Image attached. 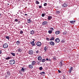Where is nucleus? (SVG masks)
I'll return each mask as SVG.
<instances>
[{
  "mask_svg": "<svg viewBox=\"0 0 79 79\" xmlns=\"http://www.w3.org/2000/svg\"><path fill=\"white\" fill-rule=\"evenodd\" d=\"M20 14H23V13L22 12H20Z\"/></svg>",
  "mask_w": 79,
  "mask_h": 79,
  "instance_id": "obj_53",
  "label": "nucleus"
},
{
  "mask_svg": "<svg viewBox=\"0 0 79 79\" xmlns=\"http://www.w3.org/2000/svg\"><path fill=\"white\" fill-rule=\"evenodd\" d=\"M47 24H48V22L47 21H44L42 22V25L43 26H44V25H47Z\"/></svg>",
  "mask_w": 79,
  "mask_h": 79,
  "instance_id": "obj_7",
  "label": "nucleus"
},
{
  "mask_svg": "<svg viewBox=\"0 0 79 79\" xmlns=\"http://www.w3.org/2000/svg\"><path fill=\"white\" fill-rule=\"evenodd\" d=\"M11 55H12V56H15V53L12 52L11 53Z\"/></svg>",
  "mask_w": 79,
  "mask_h": 79,
  "instance_id": "obj_28",
  "label": "nucleus"
},
{
  "mask_svg": "<svg viewBox=\"0 0 79 79\" xmlns=\"http://www.w3.org/2000/svg\"><path fill=\"white\" fill-rule=\"evenodd\" d=\"M10 58H11V57L8 56L5 58V60H10Z\"/></svg>",
  "mask_w": 79,
  "mask_h": 79,
  "instance_id": "obj_17",
  "label": "nucleus"
},
{
  "mask_svg": "<svg viewBox=\"0 0 79 79\" xmlns=\"http://www.w3.org/2000/svg\"><path fill=\"white\" fill-rule=\"evenodd\" d=\"M58 73H61V71H60V70H58Z\"/></svg>",
  "mask_w": 79,
  "mask_h": 79,
  "instance_id": "obj_47",
  "label": "nucleus"
},
{
  "mask_svg": "<svg viewBox=\"0 0 79 79\" xmlns=\"http://www.w3.org/2000/svg\"><path fill=\"white\" fill-rule=\"evenodd\" d=\"M8 44L5 43L3 45V47L4 48H6L8 47Z\"/></svg>",
  "mask_w": 79,
  "mask_h": 79,
  "instance_id": "obj_3",
  "label": "nucleus"
},
{
  "mask_svg": "<svg viewBox=\"0 0 79 79\" xmlns=\"http://www.w3.org/2000/svg\"><path fill=\"white\" fill-rule=\"evenodd\" d=\"M2 16V14H0V17H1Z\"/></svg>",
  "mask_w": 79,
  "mask_h": 79,
  "instance_id": "obj_52",
  "label": "nucleus"
},
{
  "mask_svg": "<svg viewBox=\"0 0 79 79\" xmlns=\"http://www.w3.org/2000/svg\"><path fill=\"white\" fill-rule=\"evenodd\" d=\"M43 69V68H42V67H40L39 69H40V71H42V70Z\"/></svg>",
  "mask_w": 79,
  "mask_h": 79,
  "instance_id": "obj_29",
  "label": "nucleus"
},
{
  "mask_svg": "<svg viewBox=\"0 0 79 79\" xmlns=\"http://www.w3.org/2000/svg\"><path fill=\"white\" fill-rule=\"evenodd\" d=\"M48 33L50 34H51L52 33V31H51V30H49L48 31Z\"/></svg>",
  "mask_w": 79,
  "mask_h": 79,
  "instance_id": "obj_25",
  "label": "nucleus"
},
{
  "mask_svg": "<svg viewBox=\"0 0 79 79\" xmlns=\"http://www.w3.org/2000/svg\"><path fill=\"white\" fill-rule=\"evenodd\" d=\"M45 74V73L44 72L40 73V74H41V75H43V74Z\"/></svg>",
  "mask_w": 79,
  "mask_h": 79,
  "instance_id": "obj_24",
  "label": "nucleus"
},
{
  "mask_svg": "<svg viewBox=\"0 0 79 79\" xmlns=\"http://www.w3.org/2000/svg\"><path fill=\"white\" fill-rule=\"evenodd\" d=\"M55 42H56L57 43H59V42H60L59 39H58V38H57L55 40Z\"/></svg>",
  "mask_w": 79,
  "mask_h": 79,
  "instance_id": "obj_9",
  "label": "nucleus"
},
{
  "mask_svg": "<svg viewBox=\"0 0 79 79\" xmlns=\"http://www.w3.org/2000/svg\"><path fill=\"white\" fill-rule=\"evenodd\" d=\"M59 2H61V1H59Z\"/></svg>",
  "mask_w": 79,
  "mask_h": 79,
  "instance_id": "obj_57",
  "label": "nucleus"
},
{
  "mask_svg": "<svg viewBox=\"0 0 79 79\" xmlns=\"http://www.w3.org/2000/svg\"><path fill=\"white\" fill-rule=\"evenodd\" d=\"M62 60H61L60 62V63L59 66H60V67H61L62 66H63V65H64V63H62Z\"/></svg>",
  "mask_w": 79,
  "mask_h": 79,
  "instance_id": "obj_8",
  "label": "nucleus"
},
{
  "mask_svg": "<svg viewBox=\"0 0 79 79\" xmlns=\"http://www.w3.org/2000/svg\"><path fill=\"white\" fill-rule=\"evenodd\" d=\"M35 3H36V4H39V1H36Z\"/></svg>",
  "mask_w": 79,
  "mask_h": 79,
  "instance_id": "obj_34",
  "label": "nucleus"
},
{
  "mask_svg": "<svg viewBox=\"0 0 79 79\" xmlns=\"http://www.w3.org/2000/svg\"><path fill=\"white\" fill-rule=\"evenodd\" d=\"M53 60H56V58H55V56H54L53 57Z\"/></svg>",
  "mask_w": 79,
  "mask_h": 79,
  "instance_id": "obj_41",
  "label": "nucleus"
},
{
  "mask_svg": "<svg viewBox=\"0 0 79 79\" xmlns=\"http://www.w3.org/2000/svg\"><path fill=\"white\" fill-rule=\"evenodd\" d=\"M54 37H52L51 38V39H50V40L51 41L54 40Z\"/></svg>",
  "mask_w": 79,
  "mask_h": 79,
  "instance_id": "obj_30",
  "label": "nucleus"
},
{
  "mask_svg": "<svg viewBox=\"0 0 79 79\" xmlns=\"http://www.w3.org/2000/svg\"><path fill=\"white\" fill-rule=\"evenodd\" d=\"M48 49V47L46 46L44 48V50H45V52H46L47 51V50Z\"/></svg>",
  "mask_w": 79,
  "mask_h": 79,
  "instance_id": "obj_21",
  "label": "nucleus"
},
{
  "mask_svg": "<svg viewBox=\"0 0 79 79\" xmlns=\"http://www.w3.org/2000/svg\"><path fill=\"white\" fill-rule=\"evenodd\" d=\"M9 63L10 64H14L15 63V61L12 59L9 61Z\"/></svg>",
  "mask_w": 79,
  "mask_h": 79,
  "instance_id": "obj_1",
  "label": "nucleus"
},
{
  "mask_svg": "<svg viewBox=\"0 0 79 79\" xmlns=\"http://www.w3.org/2000/svg\"><path fill=\"white\" fill-rule=\"evenodd\" d=\"M31 44L32 45L33 44H34V41H32L31 43Z\"/></svg>",
  "mask_w": 79,
  "mask_h": 79,
  "instance_id": "obj_42",
  "label": "nucleus"
},
{
  "mask_svg": "<svg viewBox=\"0 0 79 79\" xmlns=\"http://www.w3.org/2000/svg\"><path fill=\"white\" fill-rule=\"evenodd\" d=\"M18 21V19H15L14 20L15 22H17Z\"/></svg>",
  "mask_w": 79,
  "mask_h": 79,
  "instance_id": "obj_39",
  "label": "nucleus"
},
{
  "mask_svg": "<svg viewBox=\"0 0 79 79\" xmlns=\"http://www.w3.org/2000/svg\"><path fill=\"white\" fill-rule=\"evenodd\" d=\"M21 16H23V17H24V16H23V15H21Z\"/></svg>",
  "mask_w": 79,
  "mask_h": 79,
  "instance_id": "obj_55",
  "label": "nucleus"
},
{
  "mask_svg": "<svg viewBox=\"0 0 79 79\" xmlns=\"http://www.w3.org/2000/svg\"><path fill=\"white\" fill-rule=\"evenodd\" d=\"M31 22V19H28V20H27V23H30Z\"/></svg>",
  "mask_w": 79,
  "mask_h": 79,
  "instance_id": "obj_23",
  "label": "nucleus"
},
{
  "mask_svg": "<svg viewBox=\"0 0 79 79\" xmlns=\"http://www.w3.org/2000/svg\"><path fill=\"white\" fill-rule=\"evenodd\" d=\"M63 7H66L68 6V4H67V2H65L62 5Z\"/></svg>",
  "mask_w": 79,
  "mask_h": 79,
  "instance_id": "obj_6",
  "label": "nucleus"
},
{
  "mask_svg": "<svg viewBox=\"0 0 79 79\" xmlns=\"http://www.w3.org/2000/svg\"><path fill=\"white\" fill-rule=\"evenodd\" d=\"M47 3H45L44 4V6H47Z\"/></svg>",
  "mask_w": 79,
  "mask_h": 79,
  "instance_id": "obj_37",
  "label": "nucleus"
},
{
  "mask_svg": "<svg viewBox=\"0 0 79 79\" xmlns=\"http://www.w3.org/2000/svg\"><path fill=\"white\" fill-rule=\"evenodd\" d=\"M20 43H21V42H20V41L18 40V41H17L16 44L17 45H19V44H20Z\"/></svg>",
  "mask_w": 79,
  "mask_h": 79,
  "instance_id": "obj_15",
  "label": "nucleus"
},
{
  "mask_svg": "<svg viewBox=\"0 0 79 79\" xmlns=\"http://www.w3.org/2000/svg\"><path fill=\"white\" fill-rule=\"evenodd\" d=\"M52 16H48V20H50V19H52Z\"/></svg>",
  "mask_w": 79,
  "mask_h": 79,
  "instance_id": "obj_13",
  "label": "nucleus"
},
{
  "mask_svg": "<svg viewBox=\"0 0 79 79\" xmlns=\"http://www.w3.org/2000/svg\"><path fill=\"white\" fill-rule=\"evenodd\" d=\"M8 5H9V4H7Z\"/></svg>",
  "mask_w": 79,
  "mask_h": 79,
  "instance_id": "obj_56",
  "label": "nucleus"
},
{
  "mask_svg": "<svg viewBox=\"0 0 79 79\" xmlns=\"http://www.w3.org/2000/svg\"><path fill=\"white\" fill-rule=\"evenodd\" d=\"M39 51H37L36 52V53H39Z\"/></svg>",
  "mask_w": 79,
  "mask_h": 79,
  "instance_id": "obj_44",
  "label": "nucleus"
},
{
  "mask_svg": "<svg viewBox=\"0 0 79 79\" xmlns=\"http://www.w3.org/2000/svg\"><path fill=\"white\" fill-rule=\"evenodd\" d=\"M24 15L25 16H27V14H25Z\"/></svg>",
  "mask_w": 79,
  "mask_h": 79,
  "instance_id": "obj_50",
  "label": "nucleus"
},
{
  "mask_svg": "<svg viewBox=\"0 0 79 79\" xmlns=\"http://www.w3.org/2000/svg\"><path fill=\"white\" fill-rule=\"evenodd\" d=\"M36 44H35V43H34L33 44H32V46H36Z\"/></svg>",
  "mask_w": 79,
  "mask_h": 79,
  "instance_id": "obj_38",
  "label": "nucleus"
},
{
  "mask_svg": "<svg viewBox=\"0 0 79 79\" xmlns=\"http://www.w3.org/2000/svg\"><path fill=\"white\" fill-rule=\"evenodd\" d=\"M55 33L56 34H57V35L59 34L60 33V31H57Z\"/></svg>",
  "mask_w": 79,
  "mask_h": 79,
  "instance_id": "obj_22",
  "label": "nucleus"
},
{
  "mask_svg": "<svg viewBox=\"0 0 79 79\" xmlns=\"http://www.w3.org/2000/svg\"><path fill=\"white\" fill-rule=\"evenodd\" d=\"M45 13L44 14L43 13L42 14L41 16H42V17H44V16H45Z\"/></svg>",
  "mask_w": 79,
  "mask_h": 79,
  "instance_id": "obj_32",
  "label": "nucleus"
},
{
  "mask_svg": "<svg viewBox=\"0 0 79 79\" xmlns=\"http://www.w3.org/2000/svg\"><path fill=\"white\" fill-rule=\"evenodd\" d=\"M20 33V34H22L23 33V31L22 30H21Z\"/></svg>",
  "mask_w": 79,
  "mask_h": 79,
  "instance_id": "obj_35",
  "label": "nucleus"
},
{
  "mask_svg": "<svg viewBox=\"0 0 79 79\" xmlns=\"http://www.w3.org/2000/svg\"><path fill=\"white\" fill-rule=\"evenodd\" d=\"M42 8V6H39V8Z\"/></svg>",
  "mask_w": 79,
  "mask_h": 79,
  "instance_id": "obj_46",
  "label": "nucleus"
},
{
  "mask_svg": "<svg viewBox=\"0 0 79 79\" xmlns=\"http://www.w3.org/2000/svg\"><path fill=\"white\" fill-rule=\"evenodd\" d=\"M18 52H19V53H21V52H22V50H21V48H19L18 49Z\"/></svg>",
  "mask_w": 79,
  "mask_h": 79,
  "instance_id": "obj_12",
  "label": "nucleus"
},
{
  "mask_svg": "<svg viewBox=\"0 0 79 79\" xmlns=\"http://www.w3.org/2000/svg\"><path fill=\"white\" fill-rule=\"evenodd\" d=\"M21 70L22 72H23V73H24V72H25V71H26V68H22V69H21Z\"/></svg>",
  "mask_w": 79,
  "mask_h": 79,
  "instance_id": "obj_4",
  "label": "nucleus"
},
{
  "mask_svg": "<svg viewBox=\"0 0 79 79\" xmlns=\"http://www.w3.org/2000/svg\"><path fill=\"white\" fill-rule=\"evenodd\" d=\"M29 67L30 68L32 69V68H33V67H32V65H29Z\"/></svg>",
  "mask_w": 79,
  "mask_h": 79,
  "instance_id": "obj_27",
  "label": "nucleus"
},
{
  "mask_svg": "<svg viewBox=\"0 0 79 79\" xmlns=\"http://www.w3.org/2000/svg\"><path fill=\"white\" fill-rule=\"evenodd\" d=\"M76 22V20L74 21H70V23H71V24H74V23Z\"/></svg>",
  "mask_w": 79,
  "mask_h": 79,
  "instance_id": "obj_18",
  "label": "nucleus"
},
{
  "mask_svg": "<svg viewBox=\"0 0 79 79\" xmlns=\"http://www.w3.org/2000/svg\"><path fill=\"white\" fill-rule=\"evenodd\" d=\"M20 23H21V22L20 21H19L18 23V24H20Z\"/></svg>",
  "mask_w": 79,
  "mask_h": 79,
  "instance_id": "obj_49",
  "label": "nucleus"
},
{
  "mask_svg": "<svg viewBox=\"0 0 79 79\" xmlns=\"http://www.w3.org/2000/svg\"><path fill=\"white\" fill-rule=\"evenodd\" d=\"M73 68L72 67H71V68L69 69V73H71V71L73 70Z\"/></svg>",
  "mask_w": 79,
  "mask_h": 79,
  "instance_id": "obj_16",
  "label": "nucleus"
},
{
  "mask_svg": "<svg viewBox=\"0 0 79 79\" xmlns=\"http://www.w3.org/2000/svg\"><path fill=\"white\" fill-rule=\"evenodd\" d=\"M50 29H51V31H54V29L53 28H51Z\"/></svg>",
  "mask_w": 79,
  "mask_h": 79,
  "instance_id": "obj_40",
  "label": "nucleus"
},
{
  "mask_svg": "<svg viewBox=\"0 0 79 79\" xmlns=\"http://www.w3.org/2000/svg\"><path fill=\"white\" fill-rule=\"evenodd\" d=\"M7 75H10V74H11V73H10V72H7Z\"/></svg>",
  "mask_w": 79,
  "mask_h": 79,
  "instance_id": "obj_33",
  "label": "nucleus"
},
{
  "mask_svg": "<svg viewBox=\"0 0 79 79\" xmlns=\"http://www.w3.org/2000/svg\"><path fill=\"white\" fill-rule=\"evenodd\" d=\"M35 63H36V62H35V61H33L32 62V64H33V65H35Z\"/></svg>",
  "mask_w": 79,
  "mask_h": 79,
  "instance_id": "obj_20",
  "label": "nucleus"
},
{
  "mask_svg": "<svg viewBox=\"0 0 79 79\" xmlns=\"http://www.w3.org/2000/svg\"><path fill=\"white\" fill-rule=\"evenodd\" d=\"M49 61H51V59H49Z\"/></svg>",
  "mask_w": 79,
  "mask_h": 79,
  "instance_id": "obj_51",
  "label": "nucleus"
},
{
  "mask_svg": "<svg viewBox=\"0 0 79 79\" xmlns=\"http://www.w3.org/2000/svg\"><path fill=\"white\" fill-rule=\"evenodd\" d=\"M46 60H47V61H49V59H48L47 58L46 59Z\"/></svg>",
  "mask_w": 79,
  "mask_h": 79,
  "instance_id": "obj_48",
  "label": "nucleus"
},
{
  "mask_svg": "<svg viewBox=\"0 0 79 79\" xmlns=\"http://www.w3.org/2000/svg\"><path fill=\"white\" fill-rule=\"evenodd\" d=\"M6 38V39H8V40H10V36H5Z\"/></svg>",
  "mask_w": 79,
  "mask_h": 79,
  "instance_id": "obj_26",
  "label": "nucleus"
},
{
  "mask_svg": "<svg viewBox=\"0 0 79 79\" xmlns=\"http://www.w3.org/2000/svg\"><path fill=\"white\" fill-rule=\"evenodd\" d=\"M41 45H42V43H41L40 42H38L36 43V45H37L38 47H40Z\"/></svg>",
  "mask_w": 79,
  "mask_h": 79,
  "instance_id": "obj_5",
  "label": "nucleus"
},
{
  "mask_svg": "<svg viewBox=\"0 0 79 79\" xmlns=\"http://www.w3.org/2000/svg\"><path fill=\"white\" fill-rule=\"evenodd\" d=\"M28 53L30 55H32L34 53V51L32 50H30L29 51Z\"/></svg>",
  "mask_w": 79,
  "mask_h": 79,
  "instance_id": "obj_2",
  "label": "nucleus"
},
{
  "mask_svg": "<svg viewBox=\"0 0 79 79\" xmlns=\"http://www.w3.org/2000/svg\"><path fill=\"white\" fill-rule=\"evenodd\" d=\"M46 39L47 40H48V41H49V40H50L49 39V38H46Z\"/></svg>",
  "mask_w": 79,
  "mask_h": 79,
  "instance_id": "obj_43",
  "label": "nucleus"
},
{
  "mask_svg": "<svg viewBox=\"0 0 79 79\" xmlns=\"http://www.w3.org/2000/svg\"><path fill=\"white\" fill-rule=\"evenodd\" d=\"M33 40H34V41H35V40H34V39H33Z\"/></svg>",
  "mask_w": 79,
  "mask_h": 79,
  "instance_id": "obj_54",
  "label": "nucleus"
},
{
  "mask_svg": "<svg viewBox=\"0 0 79 79\" xmlns=\"http://www.w3.org/2000/svg\"><path fill=\"white\" fill-rule=\"evenodd\" d=\"M2 51L1 50H0V54L2 53Z\"/></svg>",
  "mask_w": 79,
  "mask_h": 79,
  "instance_id": "obj_45",
  "label": "nucleus"
},
{
  "mask_svg": "<svg viewBox=\"0 0 79 79\" xmlns=\"http://www.w3.org/2000/svg\"><path fill=\"white\" fill-rule=\"evenodd\" d=\"M49 43L51 45H55V43L53 41L50 42Z\"/></svg>",
  "mask_w": 79,
  "mask_h": 79,
  "instance_id": "obj_10",
  "label": "nucleus"
},
{
  "mask_svg": "<svg viewBox=\"0 0 79 79\" xmlns=\"http://www.w3.org/2000/svg\"><path fill=\"white\" fill-rule=\"evenodd\" d=\"M38 59L39 61H41L42 60V57H41V56H39L38 57Z\"/></svg>",
  "mask_w": 79,
  "mask_h": 79,
  "instance_id": "obj_11",
  "label": "nucleus"
},
{
  "mask_svg": "<svg viewBox=\"0 0 79 79\" xmlns=\"http://www.w3.org/2000/svg\"><path fill=\"white\" fill-rule=\"evenodd\" d=\"M30 34L32 35H33L34 34V31H33V30L30 31Z\"/></svg>",
  "mask_w": 79,
  "mask_h": 79,
  "instance_id": "obj_14",
  "label": "nucleus"
},
{
  "mask_svg": "<svg viewBox=\"0 0 79 79\" xmlns=\"http://www.w3.org/2000/svg\"><path fill=\"white\" fill-rule=\"evenodd\" d=\"M45 61H46V60H45V59H42L41 60V61L42 63H44L45 62Z\"/></svg>",
  "mask_w": 79,
  "mask_h": 79,
  "instance_id": "obj_19",
  "label": "nucleus"
},
{
  "mask_svg": "<svg viewBox=\"0 0 79 79\" xmlns=\"http://www.w3.org/2000/svg\"><path fill=\"white\" fill-rule=\"evenodd\" d=\"M62 43H64V40L63 39L61 41Z\"/></svg>",
  "mask_w": 79,
  "mask_h": 79,
  "instance_id": "obj_36",
  "label": "nucleus"
},
{
  "mask_svg": "<svg viewBox=\"0 0 79 79\" xmlns=\"http://www.w3.org/2000/svg\"><path fill=\"white\" fill-rule=\"evenodd\" d=\"M56 12L57 14H59L60 13V11L58 10H56Z\"/></svg>",
  "mask_w": 79,
  "mask_h": 79,
  "instance_id": "obj_31",
  "label": "nucleus"
}]
</instances>
